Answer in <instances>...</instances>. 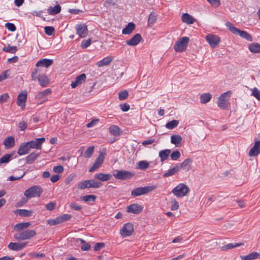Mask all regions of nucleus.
<instances>
[{
    "label": "nucleus",
    "mask_w": 260,
    "mask_h": 260,
    "mask_svg": "<svg viewBox=\"0 0 260 260\" xmlns=\"http://www.w3.org/2000/svg\"><path fill=\"white\" fill-rule=\"evenodd\" d=\"M142 39L139 34L135 35L131 39L126 41V44L128 46H136L138 45Z\"/></svg>",
    "instance_id": "nucleus-18"
},
{
    "label": "nucleus",
    "mask_w": 260,
    "mask_h": 260,
    "mask_svg": "<svg viewBox=\"0 0 260 260\" xmlns=\"http://www.w3.org/2000/svg\"><path fill=\"white\" fill-rule=\"evenodd\" d=\"M107 150L106 148H103L100 152L99 155L96 158L95 162L100 165V166L103 163L105 155H106Z\"/></svg>",
    "instance_id": "nucleus-28"
},
{
    "label": "nucleus",
    "mask_w": 260,
    "mask_h": 260,
    "mask_svg": "<svg viewBox=\"0 0 260 260\" xmlns=\"http://www.w3.org/2000/svg\"><path fill=\"white\" fill-rule=\"evenodd\" d=\"M94 149V146H90L88 147L83 154L84 157L86 158L91 157L93 153Z\"/></svg>",
    "instance_id": "nucleus-46"
},
{
    "label": "nucleus",
    "mask_w": 260,
    "mask_h": 260,
    "mask_svg": "<svg viewBox=\"0 0 260 260\" xmlns=\"http://www.w3.org/2000/svg\"><path fill=\"white\" fill-rule=\"evenodd\" d=\"M212 98V94L209 93H205L200 95V102L202 104L209 102Z\"/></svg>",
    "instance_id": "nucleus-38"
},
{
    "label": "nucleus",
    "mask_w": 260,
    "mask_h": 260,
    "mask_svg": "<svg viewBox=\"0 0 260 260\" xmlns=\"http://www.w3.org/2000/svg\"><path fill=\"white\" fill-rule=\"evenodd\" d=\"M51 90L50 89H45L42 91L39 92L36 95V98L39 100H42L41 104L46 102L47 100V95L50 94Z\"/></svg>",
    "instance_id": "nucleus-19"
},
{
    "label": "nucleus",
    "mask_w": 260,
    "mask_h": 260,
    "mask_svg": "<svg viewBox=\"0 0 260 260\" xmlns=\"http://www.w3.org/2000/svg\"><path fill=\"white\" fill-rule=\"evenodd\" d=\"M157 188V186L155 185L147 186L145 187H138L131 192V196L135 197L140 196L141 195L146 194L152 190L155 189Z\"/></svg>",
    "instance_id": "nucleus-5"
},
{
    "label": "nucleus",
    "mask_w": 260,
    "mask_h": 260,
    "mask_svg": "<svg viewBox=\"0 0 260 260\" xmlns=\"http://www.w3.org/2000/svg\"><path fill=\"white\" fill-rule=\"evenodd\" d=\"M12 155L7 154L0 158V164H7L10 161Z\"/></svg>",
    "instance_id": "nucleus-49"
},
{
    "label": "nucleus",
    "mask_w": 260,
    "mask_h": 260,
    "mask_svg": "<svg viewBox=\"0 0 260 260\" xmlns=\"http://www.w3.org/2000/svg\"><path fill=\"white\" fill-rule=\"evenodd\" d=\"M4 145L7 149L13 147L15 145V139L12 136L8 137L4 141Z\"/></svg>",
    "instance_id": "nucleus-31"
},
{
    "label": "nucleus",
    "mask_w": 260,
    "mask_h": 260,
    "mask_svg": "<svg viewBox=\"0 0 260 260\" xmlns=\"http://www.w3.org/2000/svg\"><path fill=\"white\" fill-rule=\"evenodd\" d=\"M36 234V232L34 230H26L15 234L14 236V238L16 240H25L30 239L35 237Z\"/></svg>",
    "instance_id": "nucleus-4"
},
{
    "label": "nucleus",
    "mask_w": 260,
    "mask_h": 260,
    "mask_svg": "<svg viewBox=\"0 0 260 260\" xmlns=\"http://www.w3.org/2000/svg\"><path fill=\"white\" fill-rule=\"evenodd\" d=\"M39 156L40 153L32 152L26 157V163L29 164H32Z\"/></svg>",
    "instance_id": "nucleus-37"
},
{
    "label": "nucleus",
    "mask_w": 260,
    "mask_h": 260,
    "mask_svg": "<svg viewBox=\"0 0 260 260\" xmlns=\"http://www.w3.org/2000/svg\"><path fill=\"white\" fill-rule=\"evenodd\" d=\"M39 70L36 69L32 72L31 78L34 80L38 79L39 84L42 87H46L48 85L49 80L47 77L44 75H39L38 76Z\"/></svg>",
    "instance_id": "nucleus-9"
},
{
    "label": "nucleus",
    "mask_w": 260,
    "mask_h": 260,
    "mask_svg": "<svg viewBox=\"0 0 260 260\" xmlns=\"http://www.w3.org/2000/svg\"><path fill=\"white\" fill-rule=\"evenodd\" d=\"M53 63V60L50 59L44 58L40 59L36 63V67H42L47 68L50 66Z\"/></svg>",
    "instance_id": "nucleus-25"
},
{
    "label": "nucleus",
    "mask_w": 260,
    "mask_h": 260,
    "mask_svg": "<svg viewBox=\"0 0 260 260\" xmlns=\"http://www.w3.org/2000/svg\"><path fill=\"white\" fill-rule=\"evenodd\" d=\"M101 185V183L93 179H90L79 183L78 185V188L80 189H84L86 188H98L100 187Z\"/></svg>",
    "instance_id": "nucleus-8"
},
{
    "label": "nucleus",
    "mask_w": 260,
    "mask_h": 260,
    "mask_svg": "<svg viewBox=\"0 0 260 260\" xmlns=\"http://www.w3.org/2000/svg\"><path fill=\"white\" fill-rule=\"evenodd\" d=\"M251 90V95L260 101V91L256 87L253 88Z\"/></svg>",
    "instance_id": "nucleus-51"
},
{
    "label": "nucleus",
    "mask_w": 260,
    "mask_h": 260,
    "mask_svg": "<svg viewBox=\"0 0 260 260\" xmlns=\"http://www.w3.org/2000/svg\"><path fill=\"white\" fill-rule=\"evenodd\" d=\"M260 257V254L256 252H252L246 255H241L240 258L242 260H253L258 258Z\"/></svg>",
    "instance_id": "nucleus-27"
},
{
    "label": "nucleus",
    "mask_w": 260,
    "mask_h": 260,
    "mask_svg": "<svg viewBox=\"0 0 260 260\" xmlns=\"http://www.w3.org/2000/svg\"><path fill=\"white\" fill-rule=\"evenodd\" d=\"M210 4L215 7H218L220 5L219 0H207Z\"/></svg>",
    "instance_id": "nucleus-63"
},
{
    "label": "nucleus",
    "mask_w": 260,
    "mask_h": 260,
    "mask_svg": "<svg viewBox=\"0 0 260 260\" xmlns=\"http://www.w3.org/2000/svg\"><path fill=\"white\" fill-rule=\"evenodd\" d=\"M27 244V242H23L21 243H10L8 245V247L12 250H20L23 249Z\"/></svg>",
    "instance_id": "nucleus-23"
},
{
    "label": "nucleus",
    "mask_w": 260,
    "mask_h": 260,
    "mask_svg": "<svg viewBox=\"0 0 260 260\" xmlns=\"http://www.w3.org/2000/svg\"><path fill=\"white\" fill-rule=\"evenodd\" d=\"M3 51L11 53H15L17 51V48L16 46H11L8 45V46L4 47Z\"/></svg>",
    "instance_id": "nucleus-47"
},
{
    "label": "nucleus",
    "mask_w": 260,
    "mask_h": 260,
    "mask_svg": "<svg viewBox=\"0 0 260 260\" xmlns=\"http://www.w3.org/2000/svg\"><path fill=\"white\" fill-rule=\"evenodd\" d=\"M170 204L171 205V209L173 211L177 210L179 208V204L178 202L175 200H172L170 202Z\"/></svg>",
    "instance_id": "nucleus-52"
},
{
    "label": "nucleus",
    "mask_w": 260,
    "mask_h": 260,
    "mask_svg": "<svg viewBox=\"0 0 260 260\" xmlns=\"http://www.w3.org/2000/svg\"><path fill=\"white\" fill-rule=\"evenodd\" d=\"M70 206L72 209L76 211H80L82 209V207L75 203H72Z\"/></svg>",
    "instance_id": "nucleus-62"
},
{
    "label": "nucleus",
    "mask_w": 260,
    "mask_h": 260,
    "mask_svg": "<svg viewBox=\"0 0 260 260\" xmlns=\"http://www.w3.org/2000/svg\"><path fill=\"white\" fill-rule=\"evenodd\" d=\"M27 98V92L23 91L20 92L17 98V104L20 106L22 110L25 107V102Z\"/></svg>",
    "instance_id": "nucleus-15"
},
{
    "label": "nucleus",
    "mask_w": 260,
    "mask_h": 260,
    "mask_svg": "<svg viewBox=\"0 0 260 260\" xmlns=\"http://www.w3.org/2000/svg\"><path fill=\"white\" fill-rule=\"evenodd\" d=\"M5 27L11 31H14L16 29V27L13 23L8 22L6 23Z\"/></svg>",
    "instance_id": "nucleus-58"
},
{
    "label": "nucleus",
    "mask_w": 260,
    "mask_h": 260,
    "mask_svg": "<svg viewBox=\"0 0 260 260\" xmlns=\"http://www.w3.org/2000/svg\"><path fill=\"white\" fill-rule=\"evenodd\" d=\"M45 32L49 36H51L55 31V29L52 26H46L44 28Z\"/></svg>",
    "instance_id": "nucleus-55"
},
{
    "label": "nucleus",
    "mask_w": 260,
    "mask_h": 260,
    "mask_svg": "<svg viewBox=\"0 0 260 260\" xmlns=\"http://www.w3.org/2000/svg\"><path fill=\"white\" fill-rule=\"evenodd\" d=\"M81 243L82 244L81 249L84 251H88L90 249V245L85 242L83 239H80Z\"/></svg>",
    "instance_id": "nucleus-53"
},
{
    "label": "nucleus",
    "mask_w": 260,
    "mask_h": 260,
    "mask_svg": "<svg viewBox=\"0 0 260 260\" xmlns=\"http://www.w3.org/2000/svg\"><path fill=\"white\" fill-rule=\"evenodd\" d=\"M25 229L23 222L15 224L14 226V230L15 231H21Z\"/></svg>",
    "instance_id": "nucleus-59"
},
{
    "label": "nucleus",
    "mask_w": 260,
    "mask_h": 260,
    "mask_svg": "<svg viewBox=\"0 0 260 260\" xmlns=\"http://www.w3.org/2000/svg\"><path fill=\"white\" fill-rule=\"evenodd\" d=\"M206 41L209 43L211 47L214 48L216 47L220 42V38L216 35L208 34L206 37Z\"/></svg>",
    "instance_id": "nucleus-10"
},
{
    "label": "nucleus",
    "mask_w": 260,
    "mask_h": 260,
    "mask_svg": "<svg viewBox=\"0 0 260 260\" xmlns=\"http://www.w3.org/2000/svg\"><path fill=\"white\" fill-rule=\"evenodd\" d=\"M135 28V24L133 22H129L126 27L123 29L122 33L124 35H129L133 31Z\"/></svg>",
    "instance_id": "nucleus-33"
},
{
    "label": "nucleus",
    "mask_w": 260,
    "mask_h": 260,
    "mask_svg": "<svg viewBox=\"0 0 260 260\" xmlns=\"http://www.w3.org/2000/svg\"><path fill=\"white\" fill-rule=\"evenodd\" d=\"M45 138L44 137L37 138L34 141H30L28 143L30 149H36L38 150H41L42 148V145L45 141Z\"/></svg>",
    "instance_id": "nucleus-12"
},
{
    "label": "nucleus",
    "mask_w": 260,
    "mask_h": 260,
    "mask_svg": "<svg viewBox=\"0 0 260 260\" xmlns=\"http://www.w3.org/2000/svg\"><path fill=\"white\" fill-rule=\"evenodd\" d=\"M170 153L171 150L170 149H164L160 151L159 152V157L160 158L161 162H164L167 160Z\"/></svg>",
    "instance_id": "nucleus-34"
},
{
    "label": "nucleus",
    "mask_w": 260,
    "mask_h": 260,
    "mask_svg": "<svg viewBox=\"0 0 260 260\" xmlns=\"http://www.w3.org/2000/svg\"><path fill=\"white\" fill-rule=\"evenodd\" d=\"M157 20V15L155 12H152L148 19V26H152L153 25Z\"/></svg>",
    "instance_id": "nucleus-41"
},
{
    "label": "nucleus",
    "mask_w": 260,
    "mask_h": 260,
    "mask_svg": "<svg viewBox=\"0 0 260 260\" xmlns=\"http://www.w3.org/2000/svg\"><path fill=\"white\" fill-rule=\"evenodd\" d=\"M55 205L56 203L55 202H51L46 205V208L47 210L52 211L54 209Z\"/></svg>",
    "instance_id": "nucleus-60"
},
{
    "label": "nucleus",
    "mask_w": 260,
    "mask_h": 260,
    "mask_svg": "<svg viewBox=\"0 0 260 260\" xmlns=\"http://www.w3.org/2000/svg\"><path fill=\"white\" fill-rule=\"evenodd\" d=\"M143 210V207L137 204H131L126 208V211L128 213L138 214Z\"/></svg>",
    "instance_id": "nucleus-16"
},
{
    "label": "nucleus",
    "mask_w": 260,
    "mask_h": 260,
    "mask_svg": "<svg viewBox=\"0 0 260 260\" xmlns=\"http://www.w3.org/2000/svg\"><path fill=\"white\" fill-rule=\"evenodd\" d=\"M61 7L59 5H57L54 7H49L47 11L50 15H56L60 12Z\"/></svg>",
    "instance_id": "nucleus-40"
},
{
    "label": "nucleus",
    "mask_w": 260,
    "mask_h": 260,
    "mask_svg": "<svg viewBox=\"0 0 260 260\" xmlns=\"http://www.w3.org/2000/svg\"><path fill=\"white\" fill-rule=\"evenodd\" d=\"M113 59V57L112 56H108L104 58L103 59L98 61L96 64L99 67H101L104 66H107L111 63Z\"/></svg>",
    "instance_id": "nucleus-26"
},
{
    "label": "nucleus",
    "mask_w": 260,
    "mask_h": 260,
    "mask_svg": "<svg viewBox=\"0 0 260 260\" xmlns=\"http://www.w3.org/2000/svg\"><path fill=\"white\" fill-rule=\"evenodd\" d=\"M110 133L114 136H119L121 134L120 128L116 125H112L109 128Z\"/></svg>",
    "instance_id": "nucleus-32"
},
{
    "label": "nucleus",
    "mask_w": 260,
    "mask_h": 260,
    "mask_svg": "<svg viewBox=\"0 0 260 260\" xmlns=\"http://www.w3.org/2000/svg\"><path fill=\"white\" fill-rule=\"evenodd\" d=\"M192 163V160L190 158H186L185 159L182 163L177 164L179 166L180 170L182 169L184 171H188L190 170L191 168V164Z\"/></svg>",
    "instance_id": "nucleus-21"
},
{
    "label": "nucleus",
    "mask_w": 260,
    "mask_h": 260,
    "mask_svg": "<svg viewBox=\"0 0 260 260\" xmlns=\"http://www.w3.org/2000/svg\"><path fill=\"white\" fill-rule=\"evenodd\" d=\"M43 189L42 187L38 185L33 186L24 192V196L28 199L40 197Z\"/></svg>",
    "instance_id": "nucleus-7"
},
{
    "label": "nucleus",
    "mask_w": 260,
    "mask_h": 260,
    "mask_svg": "<svg viewBox=\"0 0 260 260\" xmlns=\"http://www.w3.org/2000/svg\"><path fill=\"white\" fill-rule=\"evenodd\" d=\"M30 150L28 143H23L19 146L17 153L19 155H23L27 154Z\"/></svg>",
    "instance_id": "nucleus-22"
},
{
    "label": "nucleus",
    "mask_w": 260,
    "mask_h": 260,
    "mask_svg": "<svg viewBox=\"0 0 260 260\" xmlns=\"http://www.w3.org/2000/svg\"><path fill=\"white\" fill-rule=\"evenodd\" d=\"M86 78V76L85 74H82L79 76H77L74 82H72L71 85L73 88H75L79 85L81 84L84 82Z\"/></svg>",
    "instance_id": "nucleus-20"
},
{
    "label": "nucleus",
    "mask_w": 260,
    "mask_h": 260,
    "mask_svg": "<svg viewBox=\"0 0 260 260\" xmlns=\"http://www.w3.org/2000/svg\"><path fill=\"white\" fill-rule=\"evenodd\" d=\"M121 110L123 112H126L129 110L130 107L129 105L126 103L121 104L120 105Z\"/></svg>",
    "instance_id": "nucleus-64"
},
{
    "label": "nucleus",
    "mask_w": 260,
    "mask_h": 260,
    "mask_svg": "<svg viewBox=\"0 0 260 260\" xmlns=\"http://www.w3.org/2000/svg\"><path fill=\"white\" fill-rule=\"evenodd\" d=\"M96 197L95 195L90 194V195H86L84 196H82L81 197V200L85 202H94L95 201Z\"/></svg>",
    "instance_id": "nucleus-44"
},
{
    "label": "nucleus",
    "mask_w": 260,
    "mask_h": 260,
    "mask_svg": "<svg viewBox=\"0 0 260 260\" xmlns=\"http://www.w3.org/2000/svg\"><path fill=\"white\" fill-rule=\"evenodd\" d=\"M243 245V243H236L235 244L232 243H229L223 246L222 247V250L223 251H225L228 249H232L237 247H238L239 246Z\"/></svg>",
    "instance_id": "nucleus-43"
},
{
    "label": "nucleus",
    "mask_w": 260,
    "mask_h": 260,
    "mask_svg": "<svg viewBox=\"0 0 260 260\" xmlns=\"http://www.w3.org/2000/svg\"><path fill=\"white\" fill-rule=\"evenodd\" d=\"M15 213L18 214L21 216L29 217L32 215L33 211L32 210H27L25 209H18L16 210Z\"/></svg>",
    "instance_id": "nucleus-35"
},
{
    "label": "nucleus",
    "mask_w": 260,
    "mask_h": 260,
    "mask_svg": "<svg viewBox=\"0 0 260 260\" xmlns=\"http://www.w3.org/2000/svg\"><path fill=\"white\" fill-rule=\"evenodd\" d=\"M128 92L124 90L122 91H120L118 93L119 99L120 100H124L126 99L128 96Z\"/></svg>",
    "instance_id": "nucleus-54"
},
{
    "label": "nucleus",
    "mask_w": 260,
    "mask_h": 260,
    "mask_svg": "<svg viewBox=\"0 0 260 260\" xmlns=\"http://www.w3.org/2000/svg\"><path fill=\"white\" fill-rule=\"evenodd\" d=\"M113 176L118 179L124 180L132 177L133 174L131 172L125 171L120 170L116 171L113 174Z\"/></svg>",
    "instance_id": "nucleus-13"
},
{
    "label": "nucleus",
    "mask_w": 260,
    "mask_h": 260,
    "mask_svg": "<svg viewBox=\"0 0 260 260\" xmlns=\"http://www.w3.org/2000/svg\"><path fill=\"white\" fill-rule=\"evenodd\" d=\"M149 166V163L146 160L140 161L137 164V168L142 170H145Z\"/></svg>",
    "instance_id": "nucleus-42"
},
{
    "label": "nucleus",
    "mask_w": 260,
    "mask_h": 260,
    "mask_svg": "<svg viewBox=\"0 0 260 260\" xmlns=\"http://www.w3.org/2000/svg\"><path fill=\"white\" fill-rule=\"evenodd\" d=\"M179 124V121L176 120H173L168 122L166 124V127L169 129H173L176 127Z\"/></svg>",
    "instance_id": "nucleus-45"
},
{
    "label": "nucleus",
    "mask_w": 260,
    "mask_h": 260,
    "mask_svg": "<svg viewBox=\"0 0 260 260\" xmlns=\"http://www.w3.org/2000/svg\"><path fill=\"white\" fill-rule=\"evenodd\" d=\"M231 94V91H228L219 96L217 101V105L220 109H225L229 107L230 105L229 101Z\"/></svg>",
    "instance_id": "nucleus-3"
},
{
    "label": "nucleus",
    "mask_w": 260,
    "mask_h": 260,
    "mask_svg": "<svg viewBox=\"0 0 260 260\" xmlns=\"http://www.w3.org/2000/svg\"><path fill=\"white\" fill-rule=\"evenodd\" d=\"M179 166L177 164L175 165L172 168L169 169L167 172L163 175L164 177H168L169 176L175 175L180 171Z\"/></svg>",
    "instance_id": "nucleus-29"
},
{
    "label": "nucleus",
    "mask_w": 260,
    "mask_h": 260,
    "mask_svg": "<svg viewBox=\"0 0 260 260\" xmlns=\"http://www.w3.org/2000/svg\"><path fill=\"white\" fill-rule=\"evenodd\" d=\"M181 20L183 22L187 24H193L196 20L191 15L186 13L182 14L181 16Z\"/></svg>",
    "instance_id": "nucleus-24"
},
{
    "label": "nucleus",
    "mask_w": 260,
    "mask_h": 260,
    "mask_svg": "<svg viewBox=\"0 0 260 260\" xmlns=\"http://www.w3.org/2000/svg\"><path fill=\"white\" fill-rule=\"evenodd\" d=\"M182 138L180 135H173L171 137V143L175 144L177 147L180 145Z\"/></svg>",
    "instance_id": "nucleus-36"
},
{
    "label": "nucleus",
    "mask_w": 260,
    "mask_h": 260,
    "mask_svg": "<svg viewBox=\"0 0 260 260\" xmlns=\"http://www.w3.org/2000/svg\"><path fill=\"white\" fill-rule=\"evenodd\" d=\"M189 191V188L186 184L180 183L172 189V192L175 196L181 198L186 196Z\"/></svg>",
    "instance_id": "nucleus-2"
},
{
    "label": "nucleus",
    "mask_w": 260,
    "mask_h": 260,
    "mask_svg": "<svg viewBox=\"0 0 260 260\" xmlns=\"http://www.w3.org/2000/svg\"><path fill=\"white\" fill-rule=\"evenodd\" d=\"M91 39H89L86 40H83L82 42L81 46L82 48H83V49L86 48L91 44Z\"/></svg>",
    "instance_id": "nucleus-57"
},
{
    "label": "nucleus",
    "mask_w": 260,
    "mask_h": 260,
    "mask_svg": "<svg viewBox=\"0 0 260 260\" xmlns=\"http://www.w3.org/2000/svg\"><path fill=\"white\" fill-rule=\"evenodd\" d=\"M225 25L233 34L239 35L241 38L246 39L247 41H252V37L249 34L245 31L238 29L232 23L228 22L225 23Z\"/></svg>",
    "instance_id": "nucleus-1"
},
{
    "label": "nucleus",
    "mask_w": 260,
    "mask_h": 260,
    "mask_svg": "<svg viewBox=\"0 0 260 260\" xmlns=\"http://www.w3.org/2000/svg\"><path fill=\"white\" fill-rule=\"evenodd\" d=\"M260 153V141L255 142L253 146L250 149L248 154L250 156H255Z\"/></svg>",
    "instance_id": "nucleus-17"
},
{
    "label": "nucleus",
    "mask_w": 260,
    "mask_h": 260,
    "mask_svg": "<svg viewBox=\"0 0 260 260\" xmlns=\"http://www.w3.org/2000/svg\"><path fill=\"white\" fill-rule=\"evenodd\" d=\"M77 34L81 38H85L88 34V29L87 26L84 24H77L75 26Z\"/></svg>",
    "instance_id": "nucleus-14"
},
{
    "label": "nucleus",
    "mask_w": 260,
    "mask_h": 260,
    "mask_svg": "<svg viewBox=\"0 0 260 260\" xmlns=\"http://www.w3.org/2000/svg\"><path fill=\"white\" fill-rule=\"evenodd\" d=\"M134 231L133 225L129 222L125 223L120 231V234L122 237L131 236Z\"/></svg>",
    "instance_id": "nucleus-11"
},
{
    "label": "nucleus",
    "mask_w": 260,
    "mask_h": 260,
    "mask_svg": "<svg viewBox=\"0 0 260 260\" xmlns=\"http://www.w3.org/2000/svg\"><path fill=\"white\" fill-rule=\"evenodd\" d=\"M53 171L55 173H61L63 171V168L60 165L55 166L53 168Z\"/></svg>",
    "instance_id": "nucleus-61"
},
{
    "label": "nucleus",
    "mask_w": 260,
    "mask_h": 260,
    "mask_svg": "<svg viewBox=\"0 0 260 260\" xmlns=\"http://www.w3.org/2000/svg\"><path fill=\"white\" fill-rule=\"evenodd\" d=\"M189 41V39L187 37H183L180 38L174 45L175 51L178 52H182L185 51Z\"/></svg>",
    "instance_id": "nucleus-6"
},
{
    "label": "nucleus",
    "mask_w": 260,
    "mask_h": 260,
    "mask_svg": "<svg viewBox=\"0 0 260 260\" xmlns=\"http://www.w3.org/2000/svg\"><path fill=\"white\" fill-rule=\"evenodd\" d=\"M71 217L72 216L71 215L64 214L62 216L58 217V218L59 219V221L61 223L70 219Z\"/></svg>",
    "instance_id": "nucleus-56"
},
{
    "label": "nucleus",
    "mask_w": 260,
    "mask_h": 260,
    "mask_svg": "<svg viewBox=\"0 0 260 260\" xmlns=\"http://www.w3.org/2000/svg\"><path fill=\"white\" fill-rule=\"evenodd\" d=\"M170 156L172 160H177L180 157L181 154L178 150H175L171 154Z\"/></svg>",
    "instance_id": "nucleus-50"
},
{
    "label": "nucleus",
    "mask_w": 260,
    "mask_h": 260,
    "mask_svg": "<svg viewBox=\"0 0 260 260\" xmlns=\"http://www.w3.org/2000/svg\"><path fill=\"white\" fill-rule=\"evenodd\" d=\"M118 0H106L104 3V6L106 8H110L116 5Z\"/></svg>",
    "instance_id": "nucleus-48"
},
{
    "label": "nucleus",
    "mask_w": 260,
    "mask_h": 260,
    "mask_svg": "<svg viewBox=\"0 0 260 260\" xmlns=\"http://www.w3.org/2000/svg\"><path fill=\"white\" fill-rule=\"evenodd\" d=\"M112 178V175L109 174L98 173L95 174L94 178L102 181H108Z\"/></svg>",
    "instance_id": "nucleus-30"
},
{
    "label": "nucleus",
    "mask_w": 260,
    "mask_h": 260,
    "mask_svg": "<svg viewBox=\"0 0 260 260\" xmlns=\"http://www.w3.org/2000/svg\"><path fill=\"white\" fill-rule=\"evenodd\" d=\"M248 48L252 53H260V44L258 43H252L249 45Z\"/></svg>",
    "instance_id": "nucleus-39"
}]
</instances>
